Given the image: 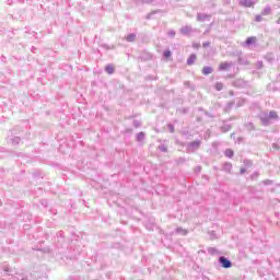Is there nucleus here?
<instances>
[{
  "mask_svg": "<svg viewBox=\"0 0 280 280\" xmlns=\"http://www.w3.org/2000/svg\"><path fill=\"white\" fill-rule=\"evenodd\" d=\"M255 21H256L257 23L261 22V15H256Z\"/></svg>",
  "mask_w": 280,
  "mask_h": 280,
  "instance_id": "nucleus-14",
  "label": "nucleus"
},
{
  "mask_svg": "<svg viewBox=\"0 0 280 280\" xmlns=\"http://www.w3.org/2000/svg\"><path fill=\"white\" fill-rule=\"evenodd\" d=\"M219 261L222 265V268H231L232 266L231 260L226 259V257H220Z\"/></svg>",
  "mask_w": 280,
  "mask_h": 280,
  "instance_id": "nucleus-1",
  "label": "nucleus"
},
{
  "mask_svg": "<svg viewBox=\"0 0 280 280\" xmlns=\"http://www.w3.org/2000/svg\"><path fill=\"white\" fill-rule=\"evenodd\" d=\"M136 38H137L136 34H129V35H127L126 40L128 43H135Z\"/></svg>",
  "mask_w": 280,
  "mask_h": 280,
  "instance_id": "nucleus-7",
  "label": "nucleus"
},
{
  "mask_svg": "<svg viewBox=\"0 0 280 280\" xmlns=\"http://www.w3.org/2000/svg\"><path fill=\"white\" fill-rule=\"evenodd\" d=\"M214 88L217 91H222L224 89V84H222L221 82H218L215 83Z\"/></svg>",
  "mask_w": 280,
  "mask_h": 280,
  "instance_id": "nucleus-11",
  "label": "nucleus"
},
{
  "mask_svg": "<svg viewBox=\"0 0 280 280\" xmlns=\"http://www.w3.org/2000/svg\"><path fill=\"white\" fill-rule=\"evenodd\" d=\"M171 56H172V51H170V50L164 51V57L171 58Z\"/></svg>",
  "mask_w": 280,
  "mask_h": 280,
  "instance_id": "nucleus-13",
  "label": "nucleus"
},
{
  "mask_svg": "<svg viewBox=\"0 0 280 280\" xmlns=\"http://www.w3.org/2000/svg\"><path fill=\"white\" fill-rule=\"evenodd\" d=\"M138 141H143V139H145V133L143 132H139L137 136Z\"/></svg>",
  "mask_w": 280,
  "mask_h": 280,
  "instance_id": "nucleus-12",
  "label": "nucleus"
},
{
  "mask_svg": "<svg viewBox=\"0 0 280 280\" xmlns=\"http://www.w3.org/2000/svg\"><path fill=\"white\" fill-rule=\"evenodd\" d=\"M231 69V63L229 62H221L219 65V71H229Z\"/></svg>",
  "mask_w": 280,
  "mask_h": 280,
  "instance_id": "nucleus-3",
  "label": "nucleus"
},
{
  "mask_svg": "<svg viewBox=\"0 0 280 280\" xmlns=\"http://www.w3.org/2000/svg\"><path fill=\"white\" fill-rule=\"evenodd\" d=\"M202 73H203V75H209V74L213 73V68H211V67H203Z\"/></svg>",
  "mask_w": 280,
  "mask_h": 280,
  "instance_id": "nucleus-6",
  "label": "nucleus"
},
{
  "mask_svg": "<svg viewBox=\"0 0 280 280\" xmlns=\"http://www.w3.org/2000/svg\"><path fill=\"white\" fill-rule=\"evenodd\" d=\"M245 43L246 45H255V43H257V37L256 36L248 37Z\"/></svg>",
  "mask_w": 280,
  "mask_h": 280,
  "instance_id": "nucleus-5",
  "label": "nucleus"
},
{
  "mask_svg": "<svg viewBox=\"0 0 280 280\" xmlns=\"http://www.w3.org/2000/svg\"><path fill=\"white\" fill-rule=\"evenodd\" d=\"M105 71H106V73H108V75H113V73H115V66L114 65H107L105 67Z\"/></svg>",
  "mask_w": 280,
  "mask_h": 280,
  "instance_id": "nucleus-4",
  "label": "nucleus"
},
{
  "mask_svg": "<svg viewBox=\"0 0 280 280\" xmlns=\"http://www.w3.org/2000/svg\"><path fill=\"white\" fill-rule=\"evenodd\" d=\"M269 118H270V119H279V115H277V112L271 110V112L269 113Z\"/></svg>",
  "mask_w": 280,
  "mask_h": 280,
  "instance_id": "nucleus-10",
  "label": "nucleus"
},
{
  "mask_svg": "<svg viewBox=\"0 0 280 280\" xmlns=\"http://www.w3.org/2000/svg\"><path fill=\"white\" fill-rule=\"evenodd\" d=\"M194 62H196V55H190L187 59V65L191 66Z\"/></svg>",
  "mask_w": 280,
  "mask_h": 280,
  "instance_id": "nucleus-9",
  "label": "nucleus"
},
{
  "mask_svg": "<svg viewBox=\"0 0 280 280\" xmlns=\"http://www.w3.org/2000/svg\"><path fill=\"white\" fill-rule=\"evenodd\" d=\"M233 150L232 149H226L225 152H224V155L228 158V159H233Z\"/></svg>",
  "mask_w": 280,
  "mask_h": 280,
  "instance_id": "nucleus-8",
  "label": "nucleus"
},
{
  "mask_svg": "<svg viewBox=\"0 0 280 280\" xmlns=\"http://www.w3.org/2000/svg\"><path fill=\"white\" fill-rule=\"evenodd\" d=\"M238 3L243 8H253L255 5V2H253V0H240Z\"/></svg>",
  "mask_w": 280,
  "mask_h": 280,
  "instance_id": "nucleus-2",
  "label": "nucleus"
},
{
  "mask_svg": "<svg viewBox=\"0 0 280 280\" xmlns=\"http://www.w3.org/2000/svg\"><path fill=\"white\" fill-rule=\"evenodd\" d=\"M241 174H246V168H241Z\"/></svg>",
  "mask_w": 280,
  "mask_h": 280,
  "instance_id": "nucleus-15",
  "label": "nucleus"
}]
</instances>
